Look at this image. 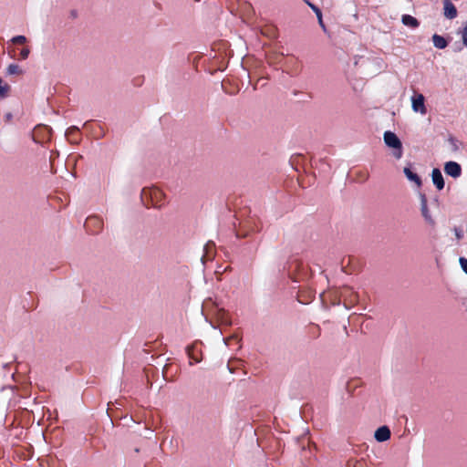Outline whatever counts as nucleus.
I'll list each match as a JSON object with an SVG mask.
<instances>
[{"label": "nucleus", "instance_id": "f257e3e1", "mask_svg": "<svg viewBox=\"0 0 467 467\" xmlns=\"http://www.w3.org/2000/svg\"><path fill=\"white\" fill-rule=\"evenodd\" d=\"M384 141H385V143L389 147L394 149L393 155L397 159L401 158V156H402V144H401L400 140L398 138V136L394 132L386 131L384 133Z\"/></svg>", "mask_w": 467, "mask_h": 467}, {"label": "nucleus", "instance_id": "f03ea898", "mask_svg": "<svg viewBox=\"0 0 467 467\" xmlns=\"http://www.w3.org/2000/svg\"><path fill=\"white\" fill-rule=\"evenodd\" d=\"M340 296L344 298V306L347 308L354 306L358 302V295L350 287H344L340 292Z\"/></svg>", "mask_w": 467, "mask_h": 467}, {"label": "nucleus", "instance_id": "7ed1b4c3", "mask_svg": "<svg viewBox=\"0 0 467 467\" xmlns=\"http://www.w3.org/2000/svg\"><path fill=\"white\" fill-rule=\"evenodd\" d=\"M202 344L195 342L186 348L189 358L191 359L190 364L199 363L202 361Z\"/></svg>", "mask_w": 467, "mask_h": 467}, {"label": "nucleus", "instance_id": "20e7f679", "mask_svg": "<svg viewBox=\"0 0 467 467\" xmlns=\"http://www.w3.org/2000/svg\"><path fill=\"white\" fill-rule=\"evenodd\" d=\"M84 226L88 232L97 234L102 229L103 222L97 216H90L87 218Z\"/></svg>", "mask_w": 467, "mask_h": 467}, {"label": "nucleus", "instance_id": "39448f33", "mask_svg": "<svg viewBox=\"0 0 467 467\" xmlns=\"http://www.w3.org/2000/svg\"><path fill=\"white\" fill-rule=\"evenodd\" d=\"M420 212L423 216L425 222L430 225H435V220L431 215V213L427 204V197L424 193H420Z\"/></svg>", "mask_w": 467, "mask_h": 467}, {"label": "nucleus", "instance_id": "423d86ee", "mask_svg": "<svg viewBox=\"0 0 467 467\" xmlns=\"http://www.w3.org/2000/svg\"><path fill=\"white\" fill-rule=\"evenodd\" d=\"M425 99L422 94H416L411 98V103H412V109L415 112H420V114L424 115L427 112L425 104H424Z\"/></svg>", "mask_w": 467, "mask_h": 467}, {"label": "nucleus", "instance_id": "0eeeda50", "mask_svg": "<svg viewBox=\"0 0 467 467\" xmlns=\"http://www.w3.org/2000/svg\"><path fill=\"white\" fill-rule=\"evenodd\" d=\"M444 171L452 178H458L462 174V167L455 161H448L444 165Z\"/></svg>", "mask_w": 467, "mask_h": 467}, {"label": "nucleus", "instance_id": "6e6552de", "mask_svg": "<svg viewBox=\"0 0 467 467\" xmlns=\"http://www.w3.org/2000/svg\"><path fill=\"white\" fill-rule=\"evenodd\" d=\"M443 10L445 17L449 19H453L458 15L457 9L451 0H443Z\"/></svg>", "mask_w": 467, "mask_h": 467}, {"label": "nucleus", "instance_id": "1a4fd4ad", "mask_svg": "<svg viewBox=\"0 0 467 467\" xmlns=\"http://www.w3.org/2000/svg\"><path fill=\"white\" fill-rule=\"evenodd\" d=\"M390 430L387 426H381L375 431L374 437L378 441H386L390 438Z\"/></svg>", "mask_w": 467, "mask_h": 467}, {"label": "nucleus", "instance_id": "9d476101", "mask_svg": "<svg viewBox=\"0 0 467 467\" xmlns=\"http://www.w3.org/2000/svg\"><path fill=\"white\" fill-rule=\"evenodd\" d=\"M432 182L436 188L441 191L444 188V180L441 171L437 168L432 170L431 173Z\"/></svg>", "mask_w": 467, "mask_h": 467}, {"label": "nucleus", "instance_id": "9b49d317", "mask_svg": "<svg viewBox=\"0 0 467 467\" xmlns=\"http://www.w3.org/2000/svg\"><path fill=\"white\" fill-rule=\"evenodd\" d=\"M401 22L404 26L410 28H417L420 26L418 19L410 15H403L401 17Z\"/></svg>", "mask_w": 467, "mask_h": 467}, {"label": "nucleus", "instance_id": "f8f14e48", "mask_svg": "<svg viewBox=\"0 0 467 467\" xmlns=\"http://www.w3.org/2000/svg\"><path fill=\"white\" fill-rule=\"evenodd\" d=\"M404 173H405L406 177L408 178V180H410V182H413L418 187L421 186L420 177L417 173L412 171L410 170V168L405 167Z\"/></svg>", "mask_w": 467, "mask_h": 467}, {"label": "nucleus", "instance_id": "ddd939ff", "mask_svg": "<svg viewBox=\"0 0 467 467\" xmlns=\"http://www.w3.org/2000/svg\"><path fill=\"white\" fill-rule=\"evenodd\" d=\"M432 42H433L434 47L439 49H443L448 46L447 40L443 36H441L438 34H434L432 36Z\"/></svg>", "mask_w": 467, "mask_h": 467}, {"label": "nucleus", "instance_id": "4468645a", "mask_svg": "<svg viewBox=\"0 0 467 467\" xmlns=\"http://www.w3.org/2000/svg\"><path fill=\"white\" fill-rule=\"evenodd\" d=\"M11 90L10 85L5 83L2 78H0V99H5L9 96Z\"/></svg>", "mask_w": 467, "mask_h": 467}, {"label": "nucleus", "instance_id": "2eb2a0df", "mask_svg": "<svg viewBox=\"0 0 467 467\" xmlns=\"http://www.w3.org/2000/svg\"><path fill=\"white\" fill-rule=\"evenodd\" d=\"M7 73L9 75H21L23 73L22 69L20 68V67L16 64H10L8 67H7Z\"/></svg>", "mask_w": 467, "mask_h": 467}, {"label": "nucleus", "instance_id": "dca6fc26", "mask_svg": "<svg viewBox=\"0 0 467 467\" xmlns=\"http://www.w3.org/2000/svg\"><path fill=\"white\" fill-rule=\"evenodd\" d=\"M147 194H150L151 197H157L158 195L161 194V192L158 190V189H154V190H145L143 189L142 190V196L144 195H147Z\"/></svg>", "mask_w": 467, "mask_h": 467}, {"label": "nucleus", "instance_id": "f3484780", "mask_svg": "<svg viewBox=\"0 0 467 467\" xmlns=\"http://www.w3.org/2000/svg\"><path fill=\"white\" fill-rule=\"evenodd\" d=\"M12 42L16 45H23L26 42V38L24 36H16L12 38Z\"/></svg>", "mask_w": 467, "mask_h": 467}, {"label": "nucleus", "instance_id": "a211bd4d", "mask_svg": "<svg viewBox=\"0 0 467 467\" xmlns=\"http://www.w3.org/2000/svg\"><path fill=\"white\" fill-rule=\"evenodd\" d=\"M305 2L308 5V6L315 12V14L317 16L319 13H322L319 7L315 5L314 4L310 3L308 0H305Z\"/></svg>", "mask_w": 467, "mask_h": 467}, {"label": "nucleus", "instance_id": "6ab92c4d", "mask_svg": "<svg viewBox=\"0 0 467 467\" xmlns=\"http://www.w3.org/2000/svg\"><path fill=\"white\" fill-rule=\"evenodd\" d=\"M462 43L465 47H467V24L465 25V26L463 27L462 31Z\"/></svg>", "mask_w": 467, "mask_h": 467}, {"label": "nucleus", "instance_id": "aec40b11", "mask_svg": "<svg viewBox=\"0 0 467 467\" xmlns=\"http://www.w3.org/2000/svg\"><path fill=\"white\" fill-rule=\"evenodd\" d=\"M460 265L462 269L464 271V273L467 275V259L464 257H461L459 259Z\"/></svg>", "mask_w": 467, "mask_h": 467}, {"label": "nucleus", "instance_id": "412c9836", "mask_svg": "<svg viewBox=\"0 0 467 467\" xmlns=\"http://www.w3.org/2000/svg\"><path fill=\"white\" fill-rule=\"evenodd\" d=\"M30 53V50L28 47H24L20 52V57L22 59H26L28 57V55Z\"/></svg>", "mask_w": 467, "mask_h": 467}, {"label": "nucleus", "instance_id": "4be33fe9", "mask_svg": "<svg viewBox=\"0 0 467 467\" xmlns=\"http://www.w3.org/2000/svg\"><path fill=\"white\" fill-rule=\"evenodd\" d=\"M317 20H318V24H319V26L322 27V29H323L324 31H326V26H325V24H324V22H323L322 13H319V14L317 16Z\"/></svg>", "mask_w": 467, "mask_h": 467}, {"label": "nucleus", "instance_id": "5701e85b", "mask_svg": "<svg viewBox=\"0 0 467 467\" xmlns=\"http://www.w3.org/2000/svg\"><path fill=\"white\" fill-rule=\"evenodd\" d=\"M454 233H455V236L458 240H460L463 237V233L461 229L455 227Z\"/></svg>", "mask_w": 467, "mask_h": 467}, {"label": "nucleus", "instance_id": "b1692460", "mask_svg": "<svg viewBox=\"0 0 467 467\" xmlns=\"http://www.w3.org/2000/svg\"><path fill=\"white\" fill-rule=\"evenodd\" d=\"M73 131L78 132V129H76L75 127H71L70 129H68V132H73Z\"/></svg>", "mask_w": 467, "mask_h": 467}, {"label": "nucleus", "instance_id": "393cba45", "mask_svg": "<svg viewBox=\"0 0 467 467\" xmlns=\"http://www.w3.org/2000/svg\"><path fill=\"white\" fill-rule=\"evenodd\" d=\"M354 467H363V463L362 462H356Z\"/></svg>", "mask_w": 467, "mask_h": 467}, {"label": "nucleus", "instance_id": "a878e982", "mask_svg": "<svg viewBox=\"0 0 467 467\" xmlns=\"http://www.w3.org/2000/svg\"><path fill=\"white\" fill-rule=\"evenodd\" d=\"M11 118H12V114H11V113H8V114L6 115V119H10Z\"/></svg>", "mask_w": 467, "mask_h": 467}]
</instances>
